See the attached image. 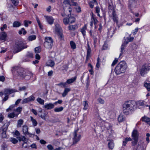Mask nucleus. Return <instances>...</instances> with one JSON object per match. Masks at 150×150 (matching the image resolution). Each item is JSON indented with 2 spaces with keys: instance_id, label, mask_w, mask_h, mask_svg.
I'll return each instance as SVG.
<instances>
[{
  "instance_id": "f257e3e1",
  "label": "nucleus",
  "mask_w": 150,
  "mask_h": 150,
  "mask_svg": "<svg viewBox=\"0 0 150 150\" xmlns=\"http://www.w3.org/2000/svg\"><path fill=\"white\" fill-rule=\"evenodd\" d=\"M136 105V102L134 100H129L125 101L122 105L123 113L126 115L131 113L134 110Z\"/></svg>"
},
{
  "instance_id": "f03ea898",
  "label": "nucleus",
  "mask_w": 150,
  "mask_h": 150,
  "mask_svg": "<svg viewBox=\"0 0 150 150\" xmlns=\"http://www.w3.org/2000/svg\"><path fill=\"white\" fill-rule=\"evenodd\" d=\"M127 67L125 62L122 61L119 62L116 67L115 71L117 75L125 73Z\"/></svg>"
},
{
  "instance_id": "7ed1b4c3",
  "label": "nucleus",
  "mask_w": 150,
  "mask_h": 150,
  "mask_svg": "<svg viewBox=\"0 0 150 150\" xmlns=\"http://www.w3.org/2000/svg\"><path fill=\"white\" fill-rule=\"evenodd\" d=\"M13 73L15 74L20 78H24V75L26 73V70L22 68L18 67H15L12 69Z\"/></svg>"
},
{
  "instance_id": "20e7f679",
  "label": "nucleus",
  "mask_w": 150,
  "mask_h": 150,
  "mask_svg": "<svg viewBox=\"0 0 150 150\" xmlns=\"http://www.w3.org/2000/svg\"><path fill=\"white\" fill-rule=\"evenodd\" d=\"M27 46L26 44L22 41L16 43L14 48L15 50V53H17L21 51L22 50L27 48Z\"/></svg>"
},
{
  "instance_id": "39448f33",
  "label": "nucleus",
  "mask_w": 150,
  "mask_h": 150,
  "mask_svg": "<svg viewBox=\"0 0 150 150\" xmlns=\"http://www.w3.org/2000/svg\"><path fill=\"white\" fill-rule=\"evenodd\" d=\"M45 41L44 43V45L47 48H52L53 45V41L50 37H46L45 38Z\"/></svg>"
},
{
  "instance_id": "423d86ee",
  "label": "nucleus",
  "mask_w": 150,
  "mask_h": 150,
  "mask_svg": "<svg viewBox=\"0 0 150 150\" xmlns=\"http://www.w3.org/2000/svg\"><path fill=\"white\" fill-rule=\"evenodd\" d=\"M63 9L65 11L67 9H68V11L69 12V14L71 13L72 11L71 6L69 2V0H64L63 2Z\"/></svg>"
},
{
  "instance_id": "0eeeda50",
  "label": "nucleus",
  "mask_w": 150,
  "mask_h": 150,
  "mask_svg": "<svg viewBox=\"0 0 150 150\" xmlns=\"http://www.w3.org/2000/svg\"><path fill=\"white\" fill-rule=\"evenodd\" d=\"M13 136L18 139L19 141H25V137L22 135L20 136V133L18 130H16L15 132H13Z\"/></svg>"
},
{
  "instance_id": "6e6552de",
  "label": "nucleus",
  "mask_w": 150,
  "mask_h": 150,
  "mask_svg": "<svg viewBox=\"0 0 150 150\" xmlns=\"http://www.w3.org/2000/svg\"><path fill=\"white\" fill-rule=\"evenodd\" d=\"M89 33L91 38L93 39L94 44H96V43L98 39L97 37V33L95 31H93L92 30H91L89 31Z\"/></svg>"
},
{
  "instance_id": "1a4fd4ad",
  "label": "nucleus",
  "mask_w": 150,
  "mask_h": 150,
  "mask_svg": "<svg viewBox=\"0 0 150 150\" xmlns=\"http://www.w3.org/2000/svg\"><path fill=\"white\" fill-rule=\"evenodd\" d=\"M28 127L25 125H24L23 126V134L25 136H28L29 137H31L32 136H33V134L29 133L28 132Z\"/></svg>"
},
{
  "instance_id": "9d476101",
  "label": "nucleus",
  "mask_w": 150,
  "mask_h": 150,
  "mask_svg": "<svg viewBox=\"0 0 150 150\" xmlns=\"http://www.w3.org/2000/svg\"><path fill=\"white\" fill-rule=\"evenodd\" d=\"M35 98L34 96L33 95H32L29 97L23 99L22 101V103H28L29 102L34 101Z\"/></svg>"
},
{
  "instance_id": "9b49d317",
  "label": "nucleus",
  "mask_w": 150,
  "mask_h": 150,
  "mask_svg": "<svg viewBox=\"0 0 150 150\" xmlns=\"http://www.w3.org/2000/svg\"><path fill=\"white\" fill-rule=\"evenodd\" d=\"M132 136V139L134 141H137L139 137V134L138 132L136 129H134L133 131Z\"/></svg>"
},
{
  "instance_id": "f8f14e48",
  "label": "nucleus",
  "mask_w": 150,
  "mask_h": 150,
  "mask_svg": "<svg viewBox=\"0 0 150 150\" xmlns=\"http://www.w3.org/2000/svg\"><path fill=\"white\" fill-rule=\"evenodd\" d=\"M150 69V68L148 67L145 65H143L140 70V74L142 76H144L146 73L147 71H148Z\"/></svg>"
},
{
  "instance_id": "ddd939ff",
  "label": "nucleus",
  "mask_w": 150,
  "mask_h": 150,
  "mask_svg": "<svg viewBox=\"0 0 150 150\" xmlns=\"http://www.w3.org/2000/svg\"><path fill=\"white\" fill-rule=\"evenodd\" d=\"M54 104L52 103H46L43 106V108L47 110H51L54 107Z\"/></svg>"
},
{
  "instance_id": "4468645a",
  "label": "nucleus",
  "mask_w": 150,
  "mask_h": 150,
  "mask_svg": "<svg viewBox=\"0 0 150 150\" xmlns=\"http://www.w3.org/2000/svg\"><path fill=\"white\" fill-rule=\"evenodd\" d=\"M47 21L50 25L53 24L54 21V18L51 16H45Z\"/></svg>"
},
{
  "instance_id": "2eb2a0df",
  "label": "nucleus",
  "mask_w": 150,
  "mask_h": 150,
  "mask_svg": "<svg viewBox=\"0 0 150 150\" xmlns=\"http://www.w3.org/2000/svg\"><path fill=\"white\" fill-rule=\"evenodd\" d=\"M7 35L5 32H2L0 33V40L5 41L6 40Z\"/></svg>"
},
{
  "instance_id": "dca6fc26",
  "label": "nucleus",
  "mask_w": 150,
  "mask_h": 150,
  "mask_svg": "<svg viewBox=\"0 0 150 150\" xmlns=\"http://www.w3.org/2000/svg\"><path fill=\"white\" fill-rule=\"evenodd\" d=\"M112 16L114 22L117 23L118 22V17L115 11H113L112 12Z\"/></svg>"
},
{
  "instance_id": "f3484780",
  "label": "nucleus",
  "mask_w": 150,
  "mask_h": 150,
  "mask_svg": "<svg viewBox=\"0 0 150 150\" xmlns=\"http://www.w3.org/2000/svg\"><path fill=\"white\" fill-rule=\"evenodd\" d=\"M141 120L147 123L148 124L150 125V118L146 116H144L142 117Z\"/></svg>"
},
{
  "instance_id": "a211bd4d",
  "label": "nucleus",
  "mask_w": 150,
  "mask_h": 150,
  "mask_svg": "<svg viewBox=\"0 0 150 150\" xmlns=\"http://www.w3.org/2000/svg\"><path fill=\"white\" fill-rule=\"evenodd\" d=\"M77 131L76 130L74 132V139L75 140L74 141H79L80 139L81 135L79 134H77L76 133Z\"/></svg>"
},
{
  "instance_id": "6ab92c4d",
  "label": "nucleus",
  "mask_w": 150,
  "mask_h": 150,
  "mask_svg": "<svg viewBox=\"0 0 150 150\" xmlns=\"http://www.w3.org/2000/svg\"><path fill=\"white\" fill-rule=\"evenodd\" d=\"M33 75L32 73L29 71H27L24 75L25 77L24 78L26 80H28Z\"/></svg>"
},
{
  "instance_id": "aec40b11",
  "label": "nucleus",
  "mask_w": 150,
  "mask_h": 150,
  "mask_svg": "<svg viewBox=\"0 0 150 150\" xmlns=\"http://www.w3.org/2000/svg\"><path fill=\"white\" fill-rule=\"evenodd\" d=\"M139 143L137 148L134 147L133 150H145L146 146H142L141 145H139Z\"/></svg>"
},
{
  "instance_id": "412c9836",
  "label": "nucleus",
  "mask_w": 150,
  "mask_h": 150,
  "mask_svg": "<svg viewBox=\"0 0 150 150\" xmlns=\"http://www.w3.org/2000/svg\"><path fill=\"white\" fill-rule=\"evenodd\" d=\"M71 91V89L69 88H65L62 94V97H65L68 94V93Z\"/></svg>"
},
{
  "instance_id": "4be33fe9",
  "label": "nucleus",
  "mask_w": 150,
  "mask_h": 150,
  "mask_svg": "<svg viewBox=\"0 0 150 150\" xmlns=\"http://www.w3.org/2000/svg\"><path fill=\"white\" fill-rule=\"evenodd\" d=\"M146 103V102L144 100H139L136 103V104L138 106H143L145 105Z\"/></svg>"
},
{
  "instance_id": "5701e85b",
  "label": "nucleus",
  "mask_w": 150,
  "mask_h": 150,
  "mask_svg": "<svg viewBox=\"0 0 150 150\" xmlns=\"http://www.w3.org/2000/svg\"><path fill=\"white\" fill-rule=\"evenodd\" d=\"M78 26L77 24L74 25H70L68 27L69 29L71 30H74L75 29H77Z\"/></svg>"
},
{
  "instance_id": "b1692460",
  "label": "nucleus",
  "mask_w": 150,
  "mask_h": 150,
  "mask_svg": "<svg viewBox=\"0 0 150 150\" xmlns=\"http://www.w3.org/2000/svg\"><path fill=\"white\" fill-rule=\"evenodd\" d=\"M18 116V114H16V112H13L9 113L8 114V117L10 118H13L15 117H17Z\"/></svg>"
},
{
  "instance_id": "393cba45",
  "label": "nucleus",
  "mask_w": 150,
  "mask_h": 150,
  "mask_svg": "<svg viewBox=\"0 0 150 150\" xmlns=\"http://www.w3.org/2000/svg\"><path fill=\"white\" fill-rule=\"evenodd\" d=\"M47 64L48 66L53 67L54 65V62L53 60L50 59L47 61Z\"/></svg>"
},
{
  "instance_id": "a878e982",
  "label": "nucleus",
  "mask_w": 150,
  "mask_h": 150,
  "mask_svg": "<svg viewBox=\"0 0 150 150\" xmlns=\"http://www.w3.org/2000/svg\"><path fill=\"white\" fill-rule=\"evenodd\" d=\"M87 29L86 25H84L81 29V32L82 33L84 37L86 35V30Z\"/></svg>"
},
{
  "instance_id": "bb28decb",
  "label": "nucleus",
  "mask_w": 150,
  "mask_h": 150,
  "mask_svg": "<svg viewBox=\"0 0 150 150\" xmlns=\"http://www.w3.org/2000/svg\"><path fill=\"white\" fill-rule=\"evenodd\" d=\"M135 4L134 0H129V6L130 7H134Z\"/></svg>"
},
{
  "instance_id": "cd10ccee",
  "label": "nucleus",
  "mask_w": 150,
  "mask_h": 150,
  "mask_svg": "<svg viewBox=\"0 0 150 150\" xmlns=\"http://www.w3.org/2000/svg\"><path fill=\"white\" fill-rule=\"evenodd\" d=\"M125 120V118L124 116L122 114H120L118 117V121L120 122H122L124 121Z\"/></svg>"
},
{
  "instance_id": "c85d7f7f",
  "label": "nucleus",
  "mask_w": 150,
  "mask_h": 150,
  "mask_svg": "<svg viewBox=\"0 0 150 150\" xmlns=\"http://www.w3.org/2000/svg\"><path fill=\"white\" fill-rule=\"evenodd\" d=\"M30 120L32 122V123L33 124V126L34 127L36 126L38 124V122H37V121L35 119H34L33 117L32 116H30Z\"/></svg>"
},
{
  "instance_id": "c756f323",
  "label": "nucleus",
  "mask_w": 150,
  "mask_h": 150,
  "mask_svg": "<svg viewBox=\"0 0 150 150\" xmlns=\"http://www.w3.org/2000/svg\"><path fill=\"white\" fill-rule=\"evenodd\" d=\"M76 77H74V78L68 79L67 80L66 82L67 83L70 84L73 83L76 80Z\"/></svg>"
},
{
  "instance_id": "7c9ffc66",
  "label": "nucleus",
  "mask_w": 150,
  "mask_h": 150,
  "mask_svg": "<svg viewBox=\"0 0 150 150\" xmlns=\"http://www.w3.org/2000/svg\"><path fill=\"white\" fill-rule=\"evenodd\" d=\"M37 101L40 104L43 105L44 104L45 101L41 98L38 97L36 99Z\"/></svg>"
},
{
  "instance_id": "2f4dec72",
  "label": "nucleus",
  "mask_w": 150,
  "mask_h": 150,
  "mask_svg": "<svg viewBox=\"0 0 150 150\" xmlns=\"http://www.w3.org/2000/svg\"><path fill=\"white\" fill-rule=\"evenodd\" d=\"M23 122V120L22 119H20L18 120L17 125V127H20Z\"/></svg>"
},
{
  "instance_id": "473e14b6",
  "label": "nucleus",
  "mask_w": 150,
  "mask_h": 150,
  "mask_svg": "<svg viewBox=\"0 0 150 150\" xmlns=\"http://www.w3.org/2000/svg\"><path fill=\"white\" fill-rule=\"evenodd\" d=\"M36 38V36L35 35H33L29 36L28 38V39L29 41H32L35 40Z\"/></svg>"
},
{
  "instance_id": "72a5a7b5",
  "label": "nucleus",
  "mask_w": 150,
  "mask_h": 150,
  "mask_svg": "<svg viewBox=\"0 0 150 150\" xmlns=\"http://www.w3.org/2000/svg\"><path fill=\"white\" fill-rule=\"evenodd\" d=\"M55 31L57 33L60 32V28L58 24H57L55 25Z\"/></svg>"
},
{
  "instance_id": "f704fd0d",
  "label": "nucleus",
  "mask_w": 150,
  "mask_h": 150,
  "mask_svg": "<svg viewBox=\"0 0 150 150\" xmlns=\"http://www.w3.org/2000/svg\"><path fill=\"white\" fill-rule=\"evenodd\" d=\"M108 148L111 149H112L114 146V144L112 141H110L108 143Z\"/></svg>"
},
{
  "instance_id": "c9c22d12",
  "label": "nucleus",
  "mask_w": 150,
  "mask_h": 150,
  "mask_svg": "<svg viewBox=\"0 0 150 150\" xmlns=\"http://www.w3.org/2000/svg\"><path fill=\"white\" fill-rule=\"evenodd\" d=\"M64 109V108L62 107H60L59 108H56L54 109V112H58L62 111Z\"/></svg>"
},
{
  "instance_id": "e433bc0d",
  "label": "nucleus",
  "mask_w": 150,
  "mask_h": 150,
  "mask_svg": "<svg viewBox=\"0 0 150 150\" xmlns=\"http://www.w3.org/2000/svg\"><path fill=\"white\" fill-rule=\"evenodd\" d=\"M87 55L88 56L90 55L91 52V49L88 43H87Z\"/></svg>"
},
{
  "instance_id": "4c0bfd02",
  "label": "nucleus",
  "mask_w": 150,
  "mask_h": 150,
  "mask_svg": "<svg viewBox=\"0 0 150 150\" xmlns=\"http://www.w3.org/2000/svg\"><path fill=\"white\" fill-rule=\"evenodd\" d=\"M67 11L66 10H65V11L64 10V12L61 13V15L62 17H64L66 16L69 17V15L71 14H69V13H68Z\"/></svg>"
},
{
  "instance_id": "58836bf2",
  "label": "nucleus",
  "mask_w": 150,
  "mask_h": 150,
  "mask_svg": "<svg viewBox=\"0 0 150 150\" xmlns=\"http://www.w3.org/2000/svg\"><path fill=\"white\" fill-rule=\"evenodd\" d=\"M21 23L17 21H14L13 23V26L14 27H18L20 26Z\"/></svg>"
},
{
  "instance_id": "ea45409f",
  "label": "nucleus",
  "mask_w": 150,
  "mask_h": 150,
  "mask_svg": "<svg viewBox=\"0 0 150 150\" xmlns=\"http://www.w3.org/2000/svg\"><path fill=\"white\" fill-rule=\"evenodd\" d=\"M67 82L63 83L62 82H60V83L57 84V85L60 86L61 87L65 88L67 86Z\"/></svg>"
},
{
  "instance_id": "a19ab883",
  "label": "nucleus",
  "mask_w": 150,
  "mask_h": 150,
  "mask_svg": "<svg viewBox=\"0 0 150 150\" xmlns=\"http://www.w3.org/2000/svg\"><path fill=\"white\" fill-rule=\"evenodd\" d=\"M69 23H72L75 22V18L73 16L69 17Z\"/></svg>"
},
{
  "instance_id": "79ce46f5",
  "label": "nucleus",
  "mask_w": 150,
  "mask_h": 150,
  "mask_svg": "<svg viewBox=\"0 0 150 150\" xmlns=\"http://www.w3.org/2000/svg\"><path fill=\"white\" fill-rule=\"evenodd\" d=\"M144 86L148 91H150V83H145Z\"/></svg>"
},
{
  "instance_id": "37998d69",
  "label": "nucleus",
  "mask_w": 150,
  "mask_h": 150,
  "mask_svg": "<svg viewBox=\"0 0 150 150\" xmlns=\"http://www.w3.org/2000/svg\"><path fill=\"white\" fill-rule=\"evenodd\" d=\"M32 23V22L28 20H25L23 21V23L24 26L26 27H27L28 26V24H31Z\"/></svg>"
},
{
  "instance_id": "c03bdc74",
  "label": "nucleus",
  "mask_w": 150,
  "mask_h": 150,
  "mask_svg": "<svg viewBox=\"0 0 150 150\" xmlns=\"http://www.w3.org/2000/svg\"><path fill=\"white\" fill-rule=\"evenodd\" d=\"M8 146L5 143H3L1 145V150H8Z\"/></svg>"
},
{
  "instance_id": "a18cd8bd",
  "label": "nucleus",
  "mask_w": 150,
  "mask_h": 150,
  "mask_svg": "<svg viewBox=\"0 0 150 150\" xmlns=\"http://www.w3.org/2000/svg\"><path fill=\"white\" fill-rule=\"evenodd\" d=\"M22 108L21 107H18L14 111V112H16V114H18V115L21 112Z\"/></svg>"
},
{
  "instance_id": "49530a36",
  "label": "nucleus",
  "mask_w": 150,
  "mask_h": 150,
  "mask_svg": "<svg viewBox=\"0 0 150 150\" xmlns=\"http://www.w3.org/2000/svg\"><path fill=\"white\" fill-rule=\"evenodd\" d=\"M125 46H126L122 44L121 46V53L120 54L119 57H120V56L123 54L124 52L125 47Z\"/></svg>"
},
{
  "instance_id": "de8ad7c7",
  "label": "nucleus",
  "mask_w": 150,
  "mask_h": 150,
  "mask_svg": "<svg viewBox=\"0 0 150 150\" xmlns=\"http://www.w3.org/2000/svg\"><path fill=\"white\" fill-rule=\"evenodd\" d=\"M35 51L36 53H40L41 51V48L40 46L35 47Z\"/></svg>"
},
{
  "instance_id": "09e8293b",
  "label": "nucleus",
  "mask_w": 150,
  "mask_h": 150,
  "mask_svg": "<svg viewBox=\"0 0 150 150\" xmlns=\"http://www.w3.org/2000/svg\"><path fill=\"white\" fill-rule=\"evenodd\" d=\"M104 126H105V130H108L110 129L111 128V125L109 123H106L104 125Z\"/></svg>"
},
{
  "instance_id": "8fccbe9b",
  "label": "nucleus",
  "mask_w": 150,
  "mask_h": 150,
  "mask_svg": "<svg viewBox=\"0 0 150 150\" xmlns=\"http://www.w3.org/2000/svg\"><path fill=\"white\" fill-rule=\"evenodd\" d=\"M63 22L64 23L65 25H67L69 23V18H65L63 19Z\"/></svg>"
},
{
  "instance_id": "3c124183",
  "label": "nucleus",
  "mask_w": 150,
  "mask_h": 150,
  "mask_svg": "<svg viewBox=\"0 0 150 150\" xmlns=\"http://www.w3.org/2000/svg\"><path fill=\"white\" fill-rule=\"evenodd\" d=\"M70 45L71 48L73 49H75L76 48V45L75 43L73 41H71Z\"/></svg>"
},
{
  "instance_id": "603ef678",
  "label": "nucleus",
  "mask_w": 150,
  "mask_h": 150,
  "mask_svg": "<svg viewBox=\"0 0 150 150\" xmlns=\"http://www.w3.org/2000/svg\"><path fill=\"white\" fill-rule=\"evenodd\" d=\"M84 103V107L83 108V109L84 110H86L88 108V102L87 101H83Z\"/></svg>"
},
{
  "instance_id": "864d4df0",
  "label": "nucleus",
  "mask_w": 150,
  "mask_h": 150,
  "mask_svg": "<svg viewBox=\"0 0 150 150\" xmlns=\"http://www.w3.org/2000/svg\"><path fill=\"white\" fill-rule=\"evenodd\" d=\"M100 11V8L99 6H97L96 7V12L98 13V16H100L99 12Z\"/></svg>"
},
{
  "instance_id": "5fc2aeb1",
  "label": "nucleus",
  "mask_w": 150,
  "mask_h": 150,
  "mask_svg": "<svg viewBox=\"0 0 150 150\" xmlns=\"http://www.w3.org/2000/svg\"><path fill=\"white\" fill-rule=\"evenodd\" d=\"M109 12H112L113 11H115L114 9L113 6L108 7Z\"/></svg>"
},
{
  "instance_id": "6e6d98bb",
  "label": "nucleus",
  "mask_w": 150,
  "mask_h": 150,
  "mask_svg": "<svg viewBox=\"0 0 150 150\" xmlns=\"http://www.w3.org/2000/svg\"><path fill=\"white\" fill-rule=\"evenodd\" d=\"M17 91L13 89H8L9 94H11L12 93L17 92Z\"/></svg>"
},
{
  "instance_id": "4d7b16f0",
  "label": "nucleus",
  "mask_w": 150,
  "mask_h": 150,
  "mask_svg": "<svg viewBox=\"0 0 150 150\" xmlns=\"http://www.w3.org/2000/svg\"><path fill=\"white\" fill-rule=\"evenodd\" d=\"M11 1L15 6H16L18 4V0H11Z\"/></svg>"
},
{
  "instance_id": "13d9d810",
  "label": "nucleus",
  "mask_w": 150,
  "mask_h": 150,
  "mask_svg": "<svg viewBox=\"0 0 150 150\" xmlns=\"http://www.w3.org/2000/svg\"><path fill=\"white\" fill-rule=\"evenodd\" d=\"M98 101L101 104H103L104 103V100L102 98H100L98 99Z\"/></svg>"
},
{
  "instance_id": "bf43d9fd",
  "label": "nucleus",
  "mask_w": 150,
  "mask_h": 150,
  "mask_svg": "<svg viewBox=\"0 0 150 150\" xmlns=\"http://www.w3.org/2000/svg\"><path fill=\"white\" fill-rule=\"evenodd\" d=\"M100 58L99 57H98L97 59V62L96 64V67L98 68H99L100 66Z\"/></svg>"
},
{
  "instance_id": "052dcab7",
  "label": "nucleus",
  "mask_w": 150,
  "mask_h": 150,
  "mask_svg": "<svg viewBox=\"0 0 150 150\" xmlns=\"http://www.w3.org/2000/svg\"><path fill=\"white\" fill-rule=\"evenodd\" d=\"M7 26L6 24H4L2 27H1L0 28V29L1 31H3L5 29L7 28Z\"/></svg>"
},
{
  "instance_id": "680f3d73",
  "label": "nucleus",
  "mask_w": 150,
  "mask_h": 150,
  "mask_svg": "<svg viewBox=\"0 0 150 150\" xmlns=\"http://www.w3.org/2000/svg\"><path fill=\"white\" fill-rule=\"evenodd\" d=\"M27 87L25 86H23L22 87H20L19 88V90L20 91H25Z\"/></svg>"
},
{
  "instance_id": "e2e57ef3",
  "label": "nucleus",
  "mask_w": 150,
  "mask_h": 150,
  "mask_svg": "<svg viewBox=\"0 0 150 150\" xmlns=\"http://www.w3.org/2000/svg\"><path fill=\"white\" fill-rule=\"evenodd\" d=\"M63 70L67 71L68 68V65L67 64H65L63 66Z\"/></svg>"
},
{
  "instance_id": "0e129e2a",
  "label": "nucleus",
  "mask_w": 150,
  "mask_h": 150,
  "mask_svg": "<svg viewBox=\"0 0 150 150\" xmlns=\"http://www.w3.org/2000/svg\"><path fill=\"white\" fill-rule=\"evenodd\" d=\"M129 42L127 40V39L126 38V39H125L124 41V42L122 43V44L126 46V45H127L128 43Z\"/></svg>"
},
{
  "instance_id": "69168bd1",
  "label": "nucleus",
  "mask_w": 150,
  "mask_h": 150,
  "mask_svg": "<svg viewBox=\"0 0 150 150\" xmlns=\"http://www.w3.org/2000/svg\"><path fill=\"white\" fill-rule=\"evenodd\" d=\"M1 136L2 137L5 138L6 137V132L5 131H3L1 134Z\"/></svg>"
},
{
  "instance_id": "338daca9",
  "label": "nucleus",
  "mask_w": 150,
  "mask_h": 150,
  "mask_svg": "<svg viewBox=\"0 0 150 150\" xmlns=\"http://www.w3.org/2000/svg\"><path fill=\"white\" fill-rule=\"evenodd\" d=\"M108 47V45L106 44H104L103 45L102 50H105L107 49Z\"/></svg>"
},
{
  "instance_id": "774afa93",
  "label": "nucleus",
  "mask_w": 150,
  "mask_h": 150,
  "mask_svg": "<svg viewBox=\"0 0 150 150\" xmlns=\"http://www.w3.org/2000/svg\"><path fill=\"white\" fill-rule=\"evenodd\" d=\"M46 114L45 113H44L43 115H40L39 116L42 119H43L45 120H46V118H45V116L46 115Z\"/></svg>"
}]
</instances>
